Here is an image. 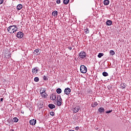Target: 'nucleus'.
Instances as JSON below:
<instances>
[{
	"label": "nucleus",
	"instance_id": "f257e3e1",
	"mask_svg": "<svg viewBox=\"0 0 131 131\" xmlns=\"http://www.w3.org/2000/svg\"><path fill=\"white\" fill-rule=\"evenodd\" d=\"M18 29V28H17V26L13 25V26H9L7 29V31L11 34L14 33V32H16Z\"/></svg>",
	"mask_w": 131,
	"mask_h": 131
},
{
	"label": "nucleus",
	"instance_id": "f03ea898",
	"mask_svg": "<svg viewBox=\"0 0 131 131\" xmlns=\"http://www.w3.org/2000/svg\"><path fill=\"white\" fill-rule=\"evenodd\" d=\"M86 57V53L84 52V51H81L79 54V58L81 59V60H83L85 59Z\"/></svg>",
	"mask_w": 131,
	"mask_h": 131
},
{
	"label": "nucleus",
	"instance_id": "7ed1b4c3",
	"mask_svg": "<svg viewBox=\"0 0 131 131\" xmlns=\"http://www.w3.org/2000/svg\"><path fill=\"white\" fill-rule=\"evenodd\" d=\"M80 72L81 73H86V71H88V69L86 66L84 65H81L80 68Z\"/></svg>",
	"mask_w": 131,
	"mask_h": 131
},
{
	"label": "nucleus",
	"instance_id": "20e7f679",
	"mask_svg": "<svg viewBox=\"0 0 131 131\" xmlns=\"http://www.w3.org/2000/svg\"><path fill=\"white\" fill-rule=\"evenodd\" d=\"M23 35L24 34L22 32H18L16 34V36L18 37V38H22L23 37Z\"/></svg>",
	"mask_w": 131,
	"mask_h": 131
},
{
	"label": "nucleus",
	"instance_id": "39448f33",
	"mask_svg": "<svg viewBox=\"0 0 131 131\" xmlns=\"http://www.w3.org/2000/svg\"><path fill=\"white\" fill-rule=\"evenodd\" d=\"M70 93H71V89H70V88H67L64 89V93L66 95H69Z\"/></svg>",
	"mask_w": 131,
	"mask_h": 131
},
{
	"label": "nucleus",
	"instance_id": "423d86ee",
	"mask_svg": "<svg viewBox=\"0 0 131 131\" xmlns=\"http://www.w3.org/2000/svg\"><path fill=\"white\" fill-rule=\"evenodd\" d=\"M58 100L57 101V106H61L62 105V98H61V96H59Z\"/></svg>",
	"mask_w": 131,
	"mask_h": 131
},
{
	"label": "nucleus",
	"instance_id": "0eeeda50",
	"mask_svg": "<svg viewBox=\"0 0 131 131\" xmlns=\"http://www.w3.org/2000/svg\"><path fill=\"white\" fill-rule=\"evenodd\" d=\"M80 109V107L79 106H76L75 108L73 109V113H77L79 111V110Z\"/></svg>",
	"mask_w": 131,
	"mask_h": 131
},
{
	"label": "nucleus",
	"instance_id": "6e6552de",
	"mask_svg": "<svg viewBox=\"0 0 131 131\" xmlns=\"http://www.w3.org/2000/svg\"><path fill=\"white\" fill-rule=\"evenodd\" d=\"M32 72L33 74H36L37 72H38V69H37V67H35L32 69Z\"/></svg>",
	"mask_w": 131,
	"mask_h": 131
},
{
	"label": "nucleus",
	"instance_id": "1a4fd4ad",
	"mask_svg": "<svg viewBox=\"0 0 131 131\" xmlns=\"http://www.w3.org/2000/svg\"><path fill=\"white\" fill-rule=\"evenodd\" d=\"M36 123V120H31L30 121V124H31V125H35V124Z\"/></svg>",
	"mask_w": 131,
	"mask_h": 131
},
{
	"label": "nucleus",
	"instance_id": "9d476101",
	"mask_svg": "<svg viewBox=\"0 0 131 131\" xmlns=\"http://www.w3.org/2000/svg\"><path fill=\"white\" fill-rule=\"evenodd\" d=\"M57 98V96H56L55 94H52L51 96H50V99L51 100H52V101H54V100H56Z\"/></svg>",
	"mask_w": 131,
	"mask_h": 131
},
{
	"label": "nucleus",
	"instance_id": "9b49d317",
	"mask_svg": "<svg viewBox=\"0 0 131 131\" xmlns=\"http://www.w3.org/2000/svg\"><path fill=\"white\" fill-rule=\"evenodd\" d=\"M106 26H111L112 25V21L111 20H108L106 22Z\"/></svg>",
	"mask_w": 131,
	"mask_h": 131
},
{
	"label": "nucleus",
	"instance_id": "f8f14e48",
	"mask_svg": "<svg viewBox=\"0 0 131 131\" xmlns=\"http://www.w3.org/2000/svg\"><path fill=\"white\" fill-rule=\"evenodd\" d=\"M103 4L104 6H108V5L110 4V1H109V0H104L103 1Z\"/></svg>",
	"mask_w": 131,
	"mask_h": 131
},
{
	"label": "nucleus",
	"instance_id": "ddd939ff",
	"mask_svg": "<svg viewBox=\"0 0 131 131\" xmlns=\"http://www.w3.org/2000/svg\"><path fill=\"white\" fill-rule=\"evenodd\" d=\"M22 8H23V5H22L21 4H18L17 7H16V9L17 10H18V11L21 10V9H22Z\"/></svg>",
	"mask_w": 131,
	"mask_h": 131
},
{
	"label": "nucleus",
	"instance_id": "4468645a",
	"mask_svg": "<svg viewBox=\"0 0 131 131\" xmlns=\"http://www.w3.org/2000/svg\"><path fill=\"white\" fill-rule=\"evenodd\" d=\"M98 111L100 113H102V112H105V108L103 107H100L98 108Z\"/></svg>",
	"mask_w": 131,
	"mask_h": 131
},
{
	"label": "nucleus",
	"instance_id": "2eb2a0df",
	"mask_svg": "<svg viewBox=\"0 0 131 131\" xmlns=\"http://www.w3.org/2000/svg\"><path fill=\"white\" fill-rule=\"evenodd\" d=\"M34 52L36 53L35 55H36V56H38V55H39V54H40V53H39V49H38L35 50L34 51Z\"/></svg>",
	"mask_w": 131,
	"mask_h": 131
},
{
	"label": "nucleus",
	"instance_id": "dca6fc26",
	"mask_svg": "<svg viewBox=\"0 0 131 131\" xmlns=\"http://www.w3.org/2000/svg\"><path fill=\"white\" fill-rule=\"evenodd\" d=\"M96 106H98V103L97 102H92L91 104V107L95 108Z\"/></svg>",
	"mask_w": 131,
	"mask_h": 131
},
{
	"label": "nucleus",
	"instance_id": "f3484780",
	"mask_svg": "<svg viewBox=\"0 0 131 131\" xmlns=\"http://www.w3.org/2000/svg\"><path fill=\"white\" fill-rule=\"evenodd\" d=\"M50 109H54V108H55L56 107V106H55V105L53 104H49L48 105Z\"/></svg>",
	"mask_w": 131,
	"mask_h": 131
},
{
	"label": "nucleus",
	"instance_id": "a211bd4d",
	"mask_svg": "<svg viewBox=\"0 0 131 131\" xmlns=\"http://www.w3.org/2000/svg\"><path fill=\"white\" fill-rule=\"evenodd\" d=\"M58 15V11H54L52 12V16H57Z\"/></svg>",
	"mask_w": 131,
	"mask_h": 131
},
{
	"label": "nucleus",
	"instance_id": "6ab92c4d",
	"mask_svg": "<svg viewBox=\"0 0 131 131\" xmlns=\"http://www.w3.org/2000/svg\"><path fill=\"white\" fill-rule=\"evenodd\" d=\"M56 93L57 94H61L62 93V90L60 88H58L56 90Z\"/></svg>",
	"mask_w": 131,
	"mask_h": 131
},
{
	"label": "nucleus",
	"instance_id": "aec40b11",
	"mask_svg": "<svg viewBox=\"0 0 131 131\" xmlns=\"http://www.w3.org/2000/svg\"><path fill=\"white\" fill-rule=\"evenodd\" d=\"M41 96L42 98H47L48 97V94L45 93L43 94H41Z\"/></svg>",
	"mask_w": 131,
	"mask_h": 131
},
{
	"label": "nucleus",
	"instance_id": "412c9836",
	"mask_svg": "<svg viewBox=\"0 0 131 131\" xmlns=\"http://www.w3.org/2000/svg\"><path fill=\"white\" fill-rule=\"evenodd\" d=\"M110 54L112 56H114V55H115V52H114V51H113V50H111L110 51Z\"/></svg>",
	"mask_w": 131,
	"mask_h": 131
},
{
	"label": "nucleus",
	"instance_id": "4be33fe9",
	"mask_svg": "<svg viewBox=\"0 0 131 131\" xmlns=\"http://www.w3.org/2000/svg\"><path fill=\"white\" fill-rule=\"evenodd\" d=\"M84 31L85 33H90V30H89V29L88 28H85L84 30Z\"/></svg>",
	"mask_w": 131,
	"mask_h": 131
},
{
	"label": "nucleus",
	"instance_id": "5701e85b",
	"mask_svg": "<svg viewBox=\"0 0 131 131\" xmlns=\"http://www.w3.org/2000/svg\"><path fill=\"white\" fill-rule=\"evenodd\" d=\"M13 121H14V122H18L19 121V119H18L17 117H15L13 119Z\"/></svg>",
	"mask_w": 131,
	"mask_h": 131
},
{
	"label": "nucleus",
	"instance_id": "b1692460",
	"mask_svg": "<svg viewBox=\"0 0 131 131\" xmlns=\"http://www.w3.org/2000/svg\"><path fill=\"white\" fill-rule=\"evenodd\" d=\"M102 75L103 76L106 77V76H108L109 75L108 74V73H107L106 72H104L102 73Z\"/></svg>",
	"mask_w": 131,
	"mask_h": 131
},
{
	"label": "nucleus",
	"instance_id": "393cba45",
	"mask_svg": "<svg viewBox=\"0 0 131 131\" xmlns=\"http://www.w3.org/2000/svg\"><path fill=\"white\" fill-rule=\"evenodd\" d=\"M34 80L36 82H38V81H39V78L38 77H36L34 78Z\"/></svg>",
	"mask_w": 131,
	"mask_h": 131
},
{
	"label": "nucleus",
	"instance_id": "a878e982",
	"mask_svg": "<svg viewBox=\"0 0 131 131\" xmlns=\"http://www.w3.org/2000/svg\"><path fill=\"white\" fill-rule=\"evenodd\" d=\"M103 56H104L103 53H99L98 55V58H102V57H103Z\"/></svg>",
	"mask_w": 131,
	"mask_h": 131
},
{
	"label": "nucleus",
	"instance_id": "bb28decb",
	"mask_svg": "<svg viewBox=\"0 0 131 131\" xmlns=\"http://www.w3.org/2000/svg\"><path fill=\"white\" fill-rule=\"evenodd\" d=\"M63 3L64 5H68L69 3V0H63Z\"/></svg>",
	"mask_w": 131,
	"mask_h": 131
},
{
	"label": "nucleus",
	"instance_id": "cd10ccee",
	"mask_svg": "<svg viewBox=\"0 0 131 131\" xmlns=\"http://www.w3.org/2000/svg\"><path fill=\"white\" fill-rule=\"evenodd\" d=\"M126 86V84L125 83H123V86H122V90H123V89H125Z\"/></svg>",
	"mask_w": 131,
	"mask_h": 131
},
{
	"label": "nucleus",
	"instance_id": "c85d7f7f",
	"mask_svg": "<svg viewBox=\"0 0 131 131\" xmlns=\"http://www.w3.org/2000/svg\"><path fill=\"white\" fill-rule=\"evenodd\" d=\"M43 90H46V89L45 88H41L40 90V94L41 95V94L42 93V92H43Z\"/></svg>",
	"mask_w": 131,
	"mask_h": 131
},
{
	"label": "nucleus",
	"instance_id": "c756f323",
	"mask_svg": "<svg viewBox=\"0 0 131 131\" xmlns=\"http://www.w3.org/2000/svg\"><path fill=\"white\" fill-rule=\"evenodd\" d=\"M50 115L51 116H54V115H55V113H54V112H50Z\"/></svg>",
	"mask_w": 131,
	"mask_h": 131
},
{
	"label": "nucleus",
	"instance_id": "7c9ffc66",
	"mask_svg": "<svg viewBox=\"0 0 131 131\" xmlns=\"http://www.w3.org/2000/svg\"><path fill=\"white\" fill-rule=\"evenodd\" d=\"M113 110H109V111H107L106 112H105V113H111V112H112Z\"/></svg>",
	"mask_w": 131,
	"mask_h": 131
},
{
	"label": "nucleus",
	"instance_id": "2f4dec72",
	"mask_svg": "<svg viewBox=\"0 0 131 131\" xmlns=\"http://www.w3.org/2000/svg\"><path fill=\"white\" fill-rule=\"evenodd\" d=\"M43 80H48V78L46 76H43Z\"/></svg>",
	"mask_w": 131,
	"mask_h": 131
},
{
	"label": "nucleus",
	"instance_id": "473e14b6",
	"mask_svg": "<svg viewBox=\"0 0 131 131\" xmlns=\"http://www.w3.org/2000/svg\"><path fill=\"white\" fill-rule=\"evenodd\" d=\"M56 3L59 4H61V1L60 0H57L56 1Z\"/></svg>",
	"mask_w": 131,
	"mask_h": 131
},
{
	"label": "nucleus",
	"instance_id": "72a5a7b5",
	"mask_svg": "<svg viewBox=\"0 0 131 131\" xmlns=\"http://www.w3.org/2000/svg\"><path fill=\"white\" fill-rule=\"evenodd\" d=\"M46 93V89H43L42 93L40 94V95H42L43 94H45Z\"/></svg>",
	"mask_w": 131,
	"mask_h": 131
},
{
	"label": "nucleus",
	"instance_id": "f704fd0d",
	"mask_svg": "<svg viewBox=\"0 0 131 131\" xmlns=\"http://www.w3.org/2000/svg\"><path fill=\"white\" fill-rule=\"evenodd\" d=\"M4 3V0H0V5H2Z\"/></svg>",
	"mask_w": 131,
	"mask_h": 131
},
{
	"label": "nucleus",
	"instance_id": "c9c22d12",
	"mask_svg": "<svg viewBox=\"0 0 131 131\" xmlns=\"http://www.w3.org/2000/svg\"><path fill=\"white\" fill-rule=\"evenodd\" d=\"M75 129L76 130H78V129H79V127L78 126L76 127Z\"/></svg>",
	"mask_w": 131,
	"mask_h": 131
},
{
	"label": "nucleus",
	"instance_id": "e433bc0d",
	"mask_svg": "<svg viewBox=\"0 0 131 131\" xmlns=\"http://www.w3.org/2000/svg\"><path fill=\"white\" fill-rule=\"evenodd\" d=\"M68 48V49L70 50V51H71V50H72V47H69Z\"/></svg>",
	"mask_w": 131,
	"mask_h": 131
},
{
	"label": "nucleus",
	"instance_id": "4c0bfd02",
	"mask_svg": "<svg viewBox=\"0 0 131 131\" xmlns=\"http://www.w3.org/2000/svg\"><path fill=\"white\" fill-rule=\"evenodd\" d=\"M3 101H4V98H2L1 99V102H3Z\"/></svg>",
	"mask_w": 131,
	"mask_h": 131
},
{
	"label": "nucleus",
	"instance_id": "58836bf2",
	"mask_svg": "<svg viewBox=\"0 0 131 131\" xmlns=\"http://www.w3.org/2000/svg\"><path fill=\"white\" fill-rule=\"evenodd\" d=\"M10 131H15L14 129H12L10 130Z\"/></svg>",
	"mask_w": 131,
	"mask_h": 131
}]
</instances>
